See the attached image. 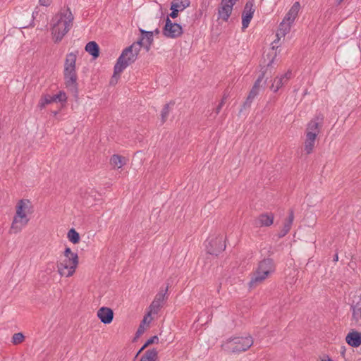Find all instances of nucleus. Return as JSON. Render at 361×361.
Segmentation results:
<instances>
[{
    "label": "nucleus",
    "instance_id": "1",
    "mask_svg": "<svg viewBox=\"0 0 361 361\" xmlns=\"http://www.w3.org/2000/svg\"><path fill=\"white\" fill-rule=\"evenodd\" d=\"M73 15L69 8H63L51 20L52 40L59 43L73 26Z\"/></svg>",
    "mask_w": 361,
    "mask_h": 361
},
{
    "label": "nucleus",
    "instance_id": "2",
    "mask_svg": "<svg viewBox=\"0 0 361 361\" xmlns=\"http://www.w3.org/2000/svg\"><path fill=\"white\" fill-rule=\"evenodd\" d=\"M33 213V205L30 200L22 199L16 202L9 233L18 234L29 224Z\"/></svg>",
    "mask_w": 361,
    "mask_h": 361
},
{
    "label": "nucleus",
    "instance_id": "3",
    "mask_svg": "<svg viewBox=\"0 0 361 361\" xmlns=\"http://www.w3.org/2000/svg\"><path fill=\"white\" fill-rule=\"evenodd\" d=\"M78 264V255L67 247L56 262L57 272L61 277H71L75 274Z\"/></svg>",
    "mask_w": 361,
    "mask_h": 361
},
{
    "label": "nucleus",
    "instance_id": "4",
    "mask_svg": "<svg viewBox=\"0 0 361 361\" xmlns=\"http://www.w3.org/2000/svg\"><path fill=\"white\" fill-rule=\"evenodd\" d=\"M275 270L276 265L273 259L266 258L259 261L251 274L249 286L256 287L262 283L272 276Z\"/></svg>",
    "mask_w": 361,
    "mask_h": 361
},
{
    "label": "nucleus",
    "instance_id": "5",
    "mask_svg": "<svg viewBox=\"0 0 361 361\" xmlns=\"http://www.w3.org/2000/svg\"><path fill=\"white\" fill-rule=\"evenodd\" d=\"M254 341L251 336L231 338L222 344V348L228 353H240L247 350Z\"/></svg>",
    "mask_w": 361,
    "mask_h": 361
},
{
    "label": "nucleus",
    "instance_id": "6",
    "mask_svg": "<svg viewBox=\"0 0 361 361\" xmlns=\"http://www.w3.org/2000/svg\"><path fill=\"white\" fill-rule=\"evenodd\" d=\"M140 45L133 44L126 48L117 59L116 63V72H123L130 63H133L140 52Z\"/></svg>",
    "mask_w": 361,
    "mask_h": 361
},
{
    "label": "nucleus",
    "instance_id": "7",
    "mask_svg": "<svg viewBox=\"0 0 361 361\" xmlns=\"http://www.w3.org/2000/svg\"><path fill=\"white\" fill-rule=\"evenodd\" d=\"M292 25L293 24L288 23L284 20H283L282 22L280 23L279 30H277V32H276L277 42L275 40L273 42L271 51V53L269 54L271 56V59L267 63L268 66L271 65L274 62V60L277 55L276 51L275 50V47H278L277 44H278L279 41L280 40V39L281 37H284L286 36V35L290 32Z\"/></svg>",
    "mask_w": 361,
    "mask_h": 361
},
{
    "label": "nucleus",
    "instance_id": "8",
    "mask_svg": "<svg viewBox=\"0 0 361 361\" xmlns=\"http://www.w3.org/2000/svg\"><path fill=\"white\" fill-rule=\"evenodd\" d=\"M206 247L209 253L217 255L226 247L223 236H211L207 241Z\"/></svg>",
    "mask_w": 361,
    "mask_h": 361
},
{
    "label": "nucleus",
    "instance_id": "9",
    "mask_svg": "<svg viewBox=\"0 0 361 361\" xmlns=\"http://www.w3.org/2000/svg\"><path fill=\"white\" fill-rule=\"evenodd\" d=\"M239 0H221L218 8L219 19L226 22L232 14L233 6Z\"/></svg>",
    "mask_w": 361,
    "mask_h": 361
},
{
    "label": "nucleus",
    "instance_id": "10",
    "mask_svg": "<svg viewBox=\"0 0 361 361\" xmlns=\"http://www.w3.org/2000/svg\"><path fill=\"white\" fill-rule=\"evenodd\" d=\"M168 290V287H166L164 289H161L159 292L155 295L153 301L149 307V310L147 312L150 313L152 315L157 314L159 310L163 306L164 302L167 299L166 293Z\"/></svg>",
    "mask_w": 361,
    "mask_h": 361
},
{
    "label": "nucleus",
    "instance_id": "11",
    "mask_svg": "<svg viewBox=\"0 0 361 361\" xmlns=\"http://www.w3.org/2000/svg\"><path fill=\"white\" fill-rule=\"evenodd\" d=\"M163 33L166 37L177 38L183 34V28L179 24L172 23L167 18Z\"/></svg>",
    "mask_w": 361,
    "mask_h": 361
},
{
    "label": "nucleus",
    "instance_id": "12",
    "mask_svg": "<svg viewBox=\"0 0 361 361\" xmlns=\"http://www.w3.org/2000/svg\"><path fill=\"white\" fill-rule=\"evenodd\" d=\"M67 97L63 92H59L58 94L54 95H44L39 102V106L44 108L46 105L53 102H66Z\"/></svg>",
    "mask_w": 361,
    "mask_h": 361
},
{
    "label": "nucleus",
    "instance_id": "13",
    "mask_svg": "<svg viewBox=\"0 0 361 361\" xmlns=\"http://www.w3.org/2000/svg\"><path fill=\"white\" fill-rule=\"evenodd\" d=\"M324 119L322 114L315 116L308 122L305 132L319 134L323 127Z\"/></svg>",
    "mask_w": 361,
    "mask_h": 361
},
{
    "label": "nucleus",
    "instance_id": "14",
    "mask_svg": "<svg viewBox=\"0 0 361 361\" xmlns=\"http://www.w3.org/2000/svg\"><path fill=\"white\" fill-rule=\"evenodd\" d=\"M291 77V72L287 71L286 73L276 76L272 80V83L270 86V89L276 92L281 89L283 85L286 84Z\"/></svg>",
    "mask_w": 361,
    "mask_h": 361
},
{
    "label": "nucleus",
    "instance_id": "15",
    "mask_svg": "<svg viewBox=\"0 0 361 361\" xmlns=\"http://www.w3.org/2000/svg\"><path fill=\"white\" fill-rule=\"evenodd\" d=\"M140 32H141L142 36L140 39L134 44H139L140 49L141 47H144L148 51L154 40L153 32L145 31L142 29H140Z\"/></svg>",
    "mask_w": 361,
    "mask_h": 361
},
{
    "label": "nucleus",
    "instance_id": "16",
    "mask_svg": "<svg viewBox=\"0 0 361 361\" xmlns=\"http://www.w3.org/2000/svg\"><path fill=\"white\" fill-rule=\"evenodd\" d=\"M255 12V8L251 2H247L244 8V11L242 14V29L245 30L248 26L253 17Z\"/></svg>",
    "mask_w": 361,
    "mask_h": 361
},
{
    "label": "nucleus",
    "instance_id": "17",
    "mask_svg": "<svg viewBox=\"0 0 361 361\" xmlns=\"http://www.w3.org/2000/svg\"><path fill=\"white\" fill-rule=\"evenodd\" d=\"M274 215L272 213L259 214L255 221L257 227H269L274 224Z\"/></svg>",
    "mask_w": 361,
    "mask_h": 361
},
{
    "label": "nucleus",
    "instance_id": "18",
    "mask_svg": "<svg viewBox=\"0 0 361 361\" xmlns=\"http://www.w3.org/2000/svg\"><path fill=\"white\" fill-rule=\"evenodd\" d=\"M97 316L103 324H109L114 319V312L109 307H102L97 310Z\"/></svg>",
    "mask_w": 361,
    "mask_h": 361
},
{
    "label": "nucleus",
    "instance_id": "19",
    "mask_svg": "<svg viewBox=\"0 0 361 361\" xmlns=\"http://www.w3.org/2000/svg\"><path fill=\"white\" fill-rule=\"evenodd\" d=\"M262 79L263 75H261L255 82L252 89L249 92V94L246 98L245 105L250 106L255 98L258 95L260 90V87L262 86Z\"/></svg>",
    "mask_w": 361,
    "mask_h": 361
},
{
    "label": "nucleus",
    "instance_id": "20",
    "mask_svg": "<svg viewBox=\"0 0 361 361\" xmlns=\"http://www.w3.org/2000/svg\"><path fill=\"white\" fill-rule=\"evenodd\" d=\"M77 56L75 53H69L66 56L63 73H77L75 63Z\"/></svg>",
    "mask_w": 361,
    "mask_h": 361
},
{
    "label": "nucleus",
    "instance_id": "21",
    "mask_svg": "<svg viewBox=\"0 0 361 361\" xmlns=\"http://www.w3.org/2000/svg\"><path fill=\"white\" fill-rule=\"evenodd\" d=\"M300 10V4L298 1H295L289 11L286 14L283 20L293 24L295 20L297 18L298 13Z\"/></svg>",
    "mask_w": 361,
    "mask_h": 361
},
{
    "label": "nucleus",
    "instance_id": "22",
    "mask_svg": "<svg viewBox=\"0 0 361 361\" xmlns=\"http://www.w3.org/2000/svg\"><path fill=\"white\" fill-rule=\"evenodd\" d=\"M345 341L350 346H360L361 345V333L355 331L348 333L345 337Z\"/></svg>",
    "mask_w": 361,
    "mask_h": 361
},
{
    "label": "nucleus",
    "instance_id": "23",
    "mask_svg": "<svg viewBox=\"0 0 361 361\" xmlns=\"http://www.w3.org/2000/svg\"><path fill=\"white\" fill-rule=\"evenodd\" d=\"M127 161V158L119 154H114L109 159V164L112 169H119L126 164Z\"/></svg>",
    "mask_w": 361,
    "mask_h": 361
},
{
    "label": "nucleus",
    "instance_id": "24",
    "mask_svg": "<svg viewBox=\"0 0 361 361\" xmlns=\"http://www.w3.org/2000/svg\"><path fill=\"white\" fill-rule=\"evenodd\" d=\"M66 87L71 90H75L78 87L77 73H63Z\"/></svg>",
    "mask_w": 361,
    "mask_h": 361
},
{
    "label": "nucleus",
    "instance_id": "25",
    "mask_svg": "<svg viewBox=\"0 0 361 361\" xmlns=\"http://www.w3.org/2000/svg\"><path fill=\"white\" fill-rule=\"evenodd\" d=\"M294 220V214L290 212L288 216L285 219L282 228L279 233V237L285 236L291 229L292 224Z\"/></svg>",
    "mask_w": 361,
    "mask_h": 361
},
{
    "label": "nucleus",
    "instance_id": "26",
    "mask_svg": "<svg viewBox=\"0 0 361 361\" xmlns=\"http://www.w3.org/2000/svg\"><path fill=\"white\" fill-rule=\"evenodd\" d=\"M152 319L153 318L152 314L147 312L137 329V336L142 335L145 331V330L149 326V324L152 322Z\"/></svg>",
    "mask_w": 361,
    "mask_h": 361
},
{
    "label": "nucleus",
    "instance_id": "27",
    "mask_svg": "<svg viewBox=\"0 0 361 361\" xmlns=\"http://www.w3.org/2000/svg\"><path fill=\"white\" fill-rule=\"evenodd\" d=\"M316 147V140L305 137L303 142V151L306 154H312Z\"/></svg>",
    "mask_w": 361,
    "mask_h": 361
},
{
    "label": "nucleus",
    "instance_id": "28",
    "mask_svg": "<svg viewBox=\"0 0 361 361\" xmlns=\"http://www.w3.org/2000/svg\"><path fill=\"white\" fill-rule=\"evenodd\" d=\"M158 357L157 350L154 348L147 350L141 357L140 361H156Z\"/></svg>",
    "mask_w": 361,
    "mask_h": 361
},
{
    "label": "nucleus",
    "instance_id": "29",
    "mask_svg": "<svg viewBox=\"0 0 361 361\" xmlns=\"http://www.w3.org/2000/svg\"><path fill=\"white\" fill-rule=\"evenodd\" d=\"M85 50L94 58L99 56V49L98 44L95 42H88L85 46Z\"/></svg>",
    "mask_w": 361,
    "mask_h": 361
},
{
    "label": "nucleus",
    "instance_id": "30",
    "mask_svg": "<svg viewBox=\"0 0 361 361\" xmlns=\"http://www.w3.org/2000/svg\"><path fill=\"white\" fill-rule=\"evenodd\" d=\"M68 240L74 245L78 244L80 241L79 233L73 228H71L67 233Z\"/></svg>",
    "mask_w": 361,
    "mask_h": 361
},
{
    "label": "nucleus",
    "instance_id": "31",
    "mask_svg": "<svg viewBox=\"0 0 361 361\" xmlns=\"http://www.w3.org/2000/svg\"><path fill=\"white\" fill-rule=\"evenodd\" d=\"M189 0H173L171 3V7L175 8L179 11H183L185 8L189 6Z\"/></svg>",
    "mask_w": 361,
    "mask_h": 361
},
{
    "label": "nucleus",
    "instance_id": "32",
    "mask_svg": "<svg viewBox=\"0 0 361 361\" xmlns=\"http://www.w3.org/2000/svg\"><path fill=\"white\" fill-rule=\"evenodd\" d=\"M159 343V338L157 336H154L153 337L150 338L149 339H148L146 341V343L142 345V347L137 352L136 357L138 356L149 345H150L153 343Z\"/></svg>",
    "mask_w": 361,
    "mask_h": 361
},
{
    "label": "nucleus",
    "instance_id": "33",
    "mask_svg": "<svg viewBox=\"0 0 361 361\" xmlns=\"http://www.w3.org/2000/svg\"><path fill=\"white\" fill-rule=\"evenodd\" d=\"M25 341V336L22 333H16L11 338V342L13 345H19Z\"/></svg>",
    "mask_w": 361,
    "mask_h": 361
},
{
    "label": "nucleus",
    "instance_id": "34",
    "mask_svg": "<svg viewBox=\"0 0 361 361\" xmlns=\"http://www.w3.org/2000/svg\"><path fill=\"white\" fill-rule=\"evenodd\" d=\"M169 113H170V107L168 104H166L163 107V109L161 111V119L162 123L166 122V121L167 120L168 116L169 115Z\"/></svg>",
    "mask_w": 361,
    "mask_h": 361
},
{
    "label": "nucleus",
    "instance_id": "35",
    "mask_svg": "<svg viewBox=\"0 0 361 361\" xmlns=\"http://www.w3.org/2000/svg\"><path fill=\"white\" fill-rule=\"evenodd\" d=\"M122 72H118L116 73V66H114V75L111 79V81H110V83L112 84V85H115L118 82V78H119V76L121 75Z\"/></svg>",
    "mask_w": 361,
    "mask_h": 361
},
{
    "label": "nucleus",
    "instance_id": "36",
    "mask_svg": "<svg viewBox=\"0 0 361 361\" xmlns=\"http://www.w3.org/2000/svg\"><path fill=\"white\" fill-rule=\"evenodd\" d=\"M319 134H317V133H307V132H305V137H307V138H310V139H312V140H314L317 141V136L319 135Z\"/></svg>",
    "mask_w": 361,
    "mask_h": 361
},
{
    "label": "nucleus",
    "instance_id": "37",
    "mask_svg": "<svg viewBox=\"0 0 361 361\" xmlns=\"http://www.w3.org/2000/svg\"><path fill=\"white\" fill-rule=\"evenodd\" d=\"M52 3V0H39V4L42 6H49Z\"/></svg>",
    "mask_w": 361,
    "mask_h": 361
},
{
    "label": "nucleus",
    "instance_id": "38",
    "mask_svg": "<svg viewBox=\"0 0 361 361\" xmlns=\"http://www.w3.org/2000/svg\"><path fill=\"white\" fill-rule=\"evenodd\" d=\"M171 13H170V16L172 18H175L178 16V12L180 11L179 10L175 8H173L171 6Z\"/></svg>",
    "mask_w": 361,
    "mask_h": 361
},
{
    "label": "nucleus",
    "instance_id": "39",
    "mask_svg": "<svg viewBox=\"0 0 361 361\" xmlns=\"http://www.w3.org/2000/svg\"><path fill=\"white\" fill-rule=\"evenodd\" d=\"M317 361H333V360L329 355H324L319 357Z\"/></svg>",
    "mask_w": 361,
    "mask_h": 361
},
{
    "label": "nucleus",
    "instance_id": "40",
    "mask_svg": "<svg viewBox=\"0 0 361 361\" xmlns=\"http://www.w3.org/2000/svg\"><path fill=\"white\" fill-rule=\"evenodd\" d=\"M224 104V100H221V102H220V104L218 105V106L216 107V113H219V111H221L223 105Z\"/></svg>",
    "mask_w": 361,
    "mask_h": 361
},
{
    "label": "nucleus",
    "instance_id": "41",
    "mask_svg": "<svg viewBox=\"0 0 361 361\" xmlns=\"http://www.w3.org/2000/svg\"><path fill=\"white\" fill-rule=\"evenodd\" d=\"M343 0H338L339 3L342 2Z\"/></svg>",
    "mask_w": 361,
    "mask_h": 361
}]
</instances>
